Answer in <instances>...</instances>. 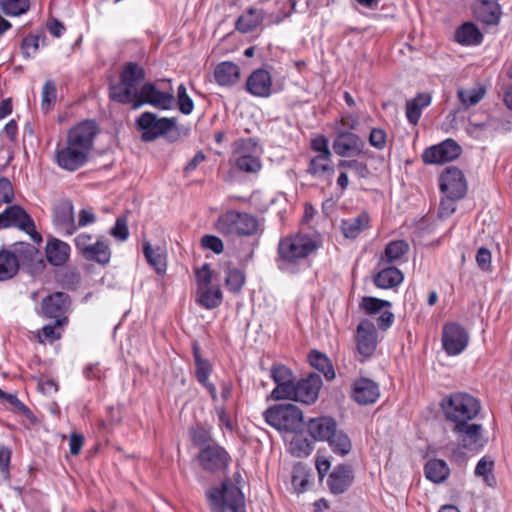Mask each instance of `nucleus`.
<instances>
[{
  "instance_id": "obj_1",
  "label": "nucleus",
  "mask_w": 512,
  "mask_h": 512,
  "mask_svg": "<svg viewBox=\"0 0 512 512\" xmlns=\"http://www.w3.org/2000/svg\"><path fill=\"white\" fill-rule=\"evenodd\" d=\"M243 477L240 472L233 473L219 485L212 486L205 492L211 512H246L245 497L241 489Z\"/></svg>"
},
{
  "instance_id": "obj_2",
  "label": "nucleus",
  "mask_w": 512,
  "mask_h": 512,
  "mask_svg": "<svg viewBox=\"0 0 512 512\" xmlns=\"http://www.w3.org/2000/svg\"><path fill=\"white\" fill-rule=\"evenodd\" d=\"M308 434L315 441H326L330 449L337 455L345 456L352 450L349 436L337 429V422L329 416L309 419L307 423Z\"/></svg>"
},
{
  "instance_id": "obj_3",
  "label": "nucleus",
  "mask_w": 512,
  "mask_h": 512,
  "mask_svg": "<svg viewBox=\"0 0 512 512\" xmlns=\"http://www.w3.org/2000/svg\"><path fill=\"white\" fill-rule=\"evenodd\" d=\"M441 407L445 418L454 425L461 421L473 420L480 412L481 405L477 398L468 393L456 392L446 397Z\"/></svg>"
},
{
  "instance_id": "obj_4",
  "label": "nucleus",
  "mask_w": 512,
  "mask_h": 512,
  "mask_svg": "<svg viewBox=\"0 0 512 512\" xmlns=\"http://www.w3.org/2000/svg\"><path fill=\"white\" fill-rule=\"evenodd\" d=\"M265 421L279 431L300 433L304 429L303 412L294 404H276L263 412Z\"/></svg>"
},
{
  "instance_id": "obj_5",
  "label": "nucleus",
  "mask_w": 512,
  "mask_h": 512,
  "mask_svg": "<svg viewBox=\"0 0 512 512\" xmlns=\"http://www.w3.org/2000/svg\"><path fill=\"white\" fill-rule=\"evenodd\" d=\"M316 248L315 241L303 234L282 238L277 249L279 268L284 270L287 265L296 264L308 257Z\"/></svg>"
},
{
  "instance_id": "obj_6",
  "label": "nucleus",
  "mask_w": 512,
  "mask_h": 512,
  "mask_svg": "<svg viewBox=\"0 0 512 512\" xmlns=\"http://www.w3.org/2000/svg\"><path fill=\"white\" fill-rule=\"evenodd\" d=\"M165 83L170 84V80L162 79L155 83L147 82L136 92V100L133 103V109H139L145 104H149L161 110H169L174 106L175 96L172 88L168 91L161 90Z\"/></svg>"
},
{
  "instance_id": "obj_7",
  "label": "nucleus",
  "mask_w": 512,
  "mask_h": 512,
  "mask_svg": "<svg viewBox=\"0 0 512 512\" xmlns=\"http://www.w3.org/2000/svg\"><path fill=\"white\" fill-rule=\"evenodd\" d=\"M216 228L227 236H252L258 231L259 222L248 213L227 211L218 218Z\"/></svg>"
},
{
  "instance_id": "obj_8",
  "label": "nucleus",
  "mask_w": 512,
  "mask_h": 512,
  "mask_svg": "<svg viewBox=\"0 0 512 512\" xmlns=\"http://www.w3.org/2000/svg\"><path fill=\"white\" fill-rule=\"evenodd\" d=\"M10 227L19 228L29 234L37 245L42 242V236L37 232L33 219L19 205L9 206L0 213V230Z\"/></svg>"
},
{
  "instance_id": "obj_9",
  "label": "nucleus",
  "mask_w": 512,
  "mask_h": 512,
  "mask_svg": "<svg viewBox=\"0 0 512 512\" xmlns=\"http://www.w3.org/2000/svg\"><path fill=\"white\" fill-rule=\"evenodd\" d=\"M176 118H159L155 113L144 112L137 119L136 125L141 132V139L151 142L166 135L176 127Z\"/></svg>"
},
{
  "instance_id": "obj_10",
  "label": "nucleus",
  "mask_w": 512,
  "mask_h": 512,
  "mask_svg": "<svg viewBox=\"0 0 512 512\" xmlns=\"http://www.w3.org/2000/svg\"><path fill=\"white\" fill-rule=\"evenodd\" d=\"M99 131V127L94 120L82 121L68 131L67 142L89 155Z\"/></svg>"
},
{
  "instance_id": "obj_11",
  "label": "nucleus",
  "mask_w": 512,
  "mask_h": 512,
  "mask_svg": "<svg viewBox=\"0 0 512 512\" xmlns=\"http://www.w3.org/2000/svg\"><path fill=\"white\" fill-rule=\"evenodd\" d=\"M439 187L445 197L452 200L462 199L467 192V183L463 172L457 167H447L439 178Z\"/></svg>"
},
{
  "instance_id": "obj_12",
  "label": "nucleus",
  "mask_w": 512,
  "mask_h": 512,
  "mask_svg": "<svg viewBox=\"0 0 512 512\" xmlns=\"http://www.w3.org/2000/svg\"><path fill=\"white\" fill-rule=\"evenodd\" d=\"M322 379L319 374L311 373L307 378L300 379L291 388V393L286 399L312 404L318 399Z\"/></svg>"
},
{
  "instance_id": "obj_13",
  "label": "nucleus",
  "mask_w": 512,
  "mask_h": 512,
  "mask_svg": "<svg viewBox=\"0 0 512 512\" xmlns=\"http://www.w3.org/2000/svg\"><path fill=\"white\" fill-rule=\"evenodd\" d=\"M469 342V334L465 328L458 323H447L442 330V345L445 352L450 356L462 353Z\"/></svg>"
},
{
  "instance_id": "obj_14",
  "label": "nucleus",
  "mask_w": 512,
  "mask_h": 512,
  "mask_svg": "<svg viewBox=\"0 0 512 512\" xmlns=\"http://www.w3.org/2000/svg\"><path fill=\"white\" fill-rule=\"evenodd\" d=\"M452 431L457 435L462 447L470 451H479L486 443L482 435L481 424L461 421L453 426Z\"/></svg>"
},
{
  "instance_id": "obj_15",
  "label": "nucleus",
  "mask_w": 512,
  "mask_h": 512,
  "mask_svg": "<svg viewBox=\"0 0 512 512\" xmlns=\"http://www.w3.org/2000/svg\"><path fill=\"white\" fill-rule=\"evenodd\" d=\"M198 460L205 471L215 473L227 468L230 456L223 447L212 444L201 449Z\"/></svg>"
},
{
  "instance_id": "obj_16",
  "label": "nucleus",
  "mask_w": 512,
  "mask_h": 512,
  "mask_svg": "<svg viewBox=\"0 0 512 512\" xmlns=\"http://www.w3.org/2000/svg\"><path fill=\"white\" fill-rule=\"evenodd\" d=\"M461 152V146L456 141L446 139L438 145L427 148L422 158L427 164L445 163L458 158Z\"/></svg>"
},
{
  "instance_id": "obj_17",
  "label": "nucleus",
  "mask_w": 512,
  "mask_h": 512,
  "mask_svg": "<svg viewBox=\"0 0 512 512\" xmlns=\"http://www.w3.org/2000/svg\"><path fill=\"white\" fill-rule=\"evenodd\" d=\"M377 331L375 324L368 319H363L357 326L356 348L365 358L372 356L377 347Z\"/></svg>"
},
{
  "instance_id": "obj_18",
  "label": "nucleus",
  "mask_w": 512,
  "mask_h": 512,
  "mask_svg": "<svg viewBox=\"0 0 512 512\" xmlns=\"http://www.w3.org/2000/svg\"><path fill=\"white\" fill-rule=\"evenodd\" d=\"M364 148L365 142L352 132L339 131L333 141L334 152L341 157L361 154L368 155Z\"/></svg>"
},
{
  "instance_id": "obj_19",
  "label": "nucleus",
  "mask_w": 512,
  "mask_h": 512,
  "mask_svg": "<svg viewBox=\"0 0 512 512\" xmlns=\"http://www.w3.org/2000/svg\"><path fill=\"white\" fill-rule=\"evenodd\" d=\"M70 305L69 296L63 292H55L43 299L42 311L48 318H54L56 325H64L67 317L64 316Z\"/></svg>"
},
{
  "instance_id": "obj_20",
  "label": "nucleus",
  "mask_w": 512,
  "mask_h": 512,
  "mask_svg": "<svg viewBox=\"0 0 512 512\" xmlns=\"http://www.w3.org/2000/svg\"><path fill=\"white\" fill-rule=\"evenodd\" d=\"M271 378L276 387L271 392V398L274 400H283L291 393L294 385L292 371L282 364H275L271 368Z\"/></svg>"
},
{
  "instance_id": "obj_21",
  "label": "nucleus",
  "mask_w": 512,
  "mask_h": 512,
  "mask_svg": "<svg viewBox=\"0 0 512 512\" xmlns=\"http://www.w3.org/2000/svg\"><path fill=\"white\" fill-rule=\"evenodd\" d=\"M256 148V142L252 139L241 140L237 146L239 156L235 160V166L245 173H257L261 167V161L250 152Z\"/></svg>"
},
{
  "instance_id": "obj_22",
  "label": "nucleus",
  "mask_w": 512,
  "mask_h": 512,
  "mask_svg": "<svg viewBox=\"0 0 512 512\" xmlns=\"http://www.w3.org/2000/svg\"><path fill=\"white\" fill-rule=\"evenodd\" d=\"M53 223L56 227L64 230L67 235H72L77 230L71 201L60 199L55 203L53 207Z\"/></svg>"
},
{
  "instance_id": "obj_23",
  "label": "nucleus",
  "mask_w": 512,
  "mask_h": 512,
  "mask_svg": "<svg viewBox=\"0 0 512 512\" xmlns=\"http://www.w3.org/2000/svg\"><path fill=\"white\" fill-rule=\"evenodd\" d=\"M354 481V472L351 465L339 464L330 473L327 479V486L335 495L346 492Z\"/></svg>"
},
{
  "instance_id": "obj_24",
  "label": "nucleus",
  "mask_w": 512,
  "mask_h": 512,
  "mask_svg": "<svg viewBox=\"0 0 512 512\" xmlns=\"http://www.w3.org/2000/svg\"><path fill=\"white\" fill-rule=\"evenodd\" d=\"M88 156L82 150L69 145L68 142H66L65 147L59 148L56 151L57 164L68 171H75L81 168L87 162Z\"/></svg>"
},
{
  "instance_id": "obj_25",
  "label": "nucleus",
  "mask_w": 512,
  "mask_h": 512,
  "mask_svg": "<svg viewBox=\"0 0 512 512\" xmlns=\"http://www.w3.org/2000/svg\"><path fill=\"white\" fill-rule=\"evenodd\" d=\"M380 396L379 386L369 378H360L352 385V398L360 405H369Z\"/></svg>"
},
{
  "instance_id": "obj_26",
  "label": "nucleus",
  "mask_w": 512,
  "mask_h": 512,
  "mask_svg": "<svg viewBox=\"0 0 512 512\" xmlns=\"http://www.w3.org/2000/svg\"><path fill=\"white\" fill-rule=\"evenodd\" d=\"M246 90L256 97L267 98L272 94V77L265 69H256L246 81Z\"/></svg>"
},
{
  "instance_id": "obj_27",
  "label": "nucleus",
  "mask_w": 512,
  "mask_h": 512,
  "mask_svg": "<svg viewBox=\"0 0 512 512\" xmlns=\"http://www.w3.org/2000/svg\"><path fill=\"white\" fill-rule=\"evenodd\" d=\"M46 258L53 266L63 265L69 258L70 246L59 239H49L46 244Z\"/></svg>"
},
{
  "instance_id": "obj_28",
  "label": "nucleus",
  "mask_w": 512,
  "mask_h": 512,
  "mask_svg": "<svg viewBox=\"0 0 512 512\" xmlns=\"http://www.w3.org/2000/svg\"><path fill=\"white\" fill-rule=\"evenodd\" d=\"M475 15L482 23L487 25H496L501 17V8L495 1L482 0L475 7Z\"/></svg>"
},
{
  "instance_id": "obj_29",
  "label": "nucleus",
  "mask_w": 512,
  "mask_h": 512,
  "mask_svg": "<svg viewBox=\"0 0 512 512\" xmlns=\"http://www.w3.org/2000/svg\"><path fill=\"white\" fill-rule=\"evenodd\" d=\"M216 82L221 86L234 85L240 78V69L233 62H222L214 70Z\"/></svg>"
},
{
  "instance_id": "obj_30",
  "label": "nucleus",
  "mask_w": 512,
  "mask_h": 512,
  "mask_svg": "<svg viewBox=\"0 0 512 512\" xmlns=\"http://www.w3.org/2000/svg\"><path fill=\"white\" fill-rule=\"evenodd\" d=\"M402 272L394 267H384L374 276V284L378 288L390 289L398 286L403 281Z\"/></svg>"
},
{
  "instance_id": "obj_31",
  "label": "nucleus",
  "mask_w": 512,
  "mask_h": 512,
  "mask_svg": "<svg viewBox=\"0 0 512 512\" xmlns=\"http://www.w3.org/2000/svg\"><path fill=\"white\" fill-rule=\"evenodd\" d=\"M222 291L218 285L196 291V302L205 309H215L222 303Z\"/></svg>"
},
{
  "instance_id": "obj_32",
  "label": "nucleus",
  "mask_w": 512,
  "mask_h": 512,
  "mask_svg": "<svg viewBox=\"0 0 512 512\" xmlns=\"http://www.w3.org/2000/svg\"><path fill=\"white\" fill-rule=\"evenodd\" d=\"M431 96L427 93H419L415 98L406 102V117L410 124L417 125L422 114V109L429 106Z\"/></svg>"
},
{
  "instance_id": "obj_33",
  "label": "nucleus",
  "mask_w": 512,
  "mask_h": 512,
  "mask_svg": "<svg viewBox=\"0 0 512 512\" xmlns=\"http://www.w3.org/2000/svg\"><path fill=\"white\" fill-rule=\"evenodd\" d=\"M455 40L462 45H478L483 40V35L475 24L466 22L457 28Z\"/></svg>"
},
{
  "instance_id": "obj_34",
  "label": "nucleus",
  "mask_w": 512,
  "mask_h": 512,
  "mask_svg": "<svg viewBox=\"0 0 512 512\" xmlns=\"http://www.w3.org/2000/svg\"><path fill=\"white\" fill-rule=\"evenodd\" d=\"M409 244L404 240H394L389 242L380 259V264L399 262L409 252Z\"/></svg>"
},
{
  "instance_id": "obj_35",
  "label": "nucleus",
  "mask_w": 512,
  "mask_h": 512,
  "mask_svg": "<svg viewBox=\"0 0 512 512\" xmlns=\"http://www.w3.org/2000/svg\"><path fill=\"white\" fill-rule=\"evenodd\" d=\"M263 21L261 9L249 8L236 21V29L241 33H250L255 30Z\"/></svg>"
},
{
  "instance_id": "obj_36",
  "label": "nucleus",
  "mask_w": 512,
  "mask_h": 512,
  "mask_svg": "<svg viewBox=\"0 0 512 512\" xmlns=\"http://www.w3.org/2000/svg\"><path fill=\"white\" fill-rule=\"evenodd\" d=\"M369 225V216L361 213L358 216L342 220L341 230L346 238L355 239Z\"/></svg>"
},
{
  "instance_id": "obj_37",
  "label": "nucleus",
  "mask_w": 512,
  "mask_h": 512,
  "mask_svg": "<svg viewBox=\"0 0 512 512\" xmlns=\"http://www.w3.org/2000/svg\"><path fill=\"white\" fill-rule=\"evenodd\" d=\"M19 270L18 257L5 249L0 250V281L13 278Z\"/></svg>"
},
{
  "instance_id": "obj_38",
  "label": "nucleus",
  "mask_w": 512,
  "mask_h": 512,
  "mask_svg": "<svg viewBox=\"0 0 512 512\" xmlns=\"http://www.w3.org/2000/svg\"><path fill=\"white\" fill-rule=\"evenodd\" d=\"M86 260L94 261L100 265H107L111 258V249L106 241L99 238L83 256Z\"/></svg>"
},
{
  "instance_id": "obj_39",
  "label": "nucleus",
  "mask_w": 512,
  "mask_h": 512,
  "mask_svg": "<svg viewBox=\"0 0 512 512\" xmlns=\"http://www.w3.org/2000/svg\"><path fill=\"white\" fill-rule=\"evenodd\" d=\"M146 77V72L142 66L134 62H128L123 66L120 74V80L125 82L132 89L137 90V85Z\"/></svg>"
},
{
  "instance_id": "obj_40",
  "label": "nucleus",
  "mask_w": 512,
  "mask_h": 512,
  "mask_svg": "<svg viewBox=\"0 0 512 512\" xmlns=\"http://www.w3.org/2000/svg\"><path fill=\"white\" fill-rule=\"evenodd\" d=\"M425 476L434 483H441L449 476L450 470L445 461L440 459L429 460L424 467Z\"/></svg>"
},
{
  "instance_id": "obj_41",
  "label": "nucleus",
  "mask_w": 512,
  "mask_h": 512,
  "mask_svg": "<svg viewBox=\"0 0 512 512\" xmlns=\"http://www.w3.org/2000/svg\"><path fill=\"white\" fill-rule=\"evenodd\" d=\"M136 92L138 90L132 89L125 82L120 80L117 84H112L109 87V96L113 101L121 104H132L136 100Z\"/></svg>"
},
{
  "instance_id": "obj_42",
  "label": "nucleus",
  "mask_w": 512,
  "mask_h": 512,
  "mask_svg": "<svg viewBox=\"0 0 512 512\" xmlns=\"http://www.w3.org/2000/svg\"><path fill=\"white\" fill-rule=\"evenodd\" d=\"M331 155H316L313 157L307 168V172L313 176L323 177L328 175L331 177L334 173V169L331 166Z\"/></svg>"
},
{
  "instance_id": "obj_43",
  "label": "nucleus",
  "mask_w": 512,
  "mask_h": 512,
  "mask_svg": "<svg viewBox=\"0 0 512 512\" xmlns=\"http://www.w3.org/2000/svg\"><path fill=\"white\" fill-rule=\"evenodd\" d=\"M486 89L482 85L470 89L460 88L457 91V96L464 108H469L478 104L485 96Z\"/></svg>"
},
{
  "instance_id": "obj_44",
  "label": "nucleus",
  "mask_w": 512,
  "mask_h": 512,
  "mask_svg": "<svg viewBox=\"0 0 512 512\" xmlns=\"http://www.w3.org/2000/svg\"><path fill=\"white\" fill-rule=\"evenodd\" d=\"M143 253L147 262L156 270L158 274L166 271V260L160 249H153L149 242L143 244Z\"/></svg>"
},
{
  "instance_id": "obj_45",
  "label": "nucleus",
  "mask_w": 512,
  "mask_h": 512,
  "mask_svg": "<svg viewBox=\"0 0 512 512\" xmlns=\"http://www.w3.org/2000/svg\"><path fill=\"white\" fill-rule=\"evenodd\" d=\"M310 364L322 372L328 380L335 377V372L329 359L318 351H312L309 355Z\"/></svg>"
},
{
  "instance_id": "obj_46",
  "label": "nucleus",
  "mask_w": 512,
  "mask_h": 512,
  "mask_svg": "<svg viewBox=\"0 0 512 512\" xmlns=\"http://www.w3.org/2000/svg\"><path fill=\"white\" fill-rule=\"evenodd\" d=\"M391 302L376 297L366 296L360 302V308L370 316L380 313L385 308H391Z\"/></svg>"
},
{
  "instance_id": "obj_47",
  "label": "nucleus",
  "mask_w": 512,
  "mask_h": 512,
  "mask_svg": "<svg viewBox=\"0 0 512 512\" xmlns=\"http://www.w3.org/2000/svg\"><path fill=\"white\" fill-rule=\"evenodd\" d=\"M310 473L309 470L301 463L294 466L292 471V485L298 493L306 490L309 484Z\"/></svg>"
},
{
  "instance_id": "obj_48",
  "label": "nucleus",
  "mask_w": 512,
  "mask_h": 512,
  "mask_svg": "<svg viewBox=\"0 0 512 512\" xmlns=\"http://www.w3.org/2000/svg\"><path fill=\"white\" fill-rule=\"evenodd\" d=\"M245 283L244 272L238 268L229 269L225 277V285L232 293H239Z\"/></svg>"
},
{
  "instance_id": "obj_49",
  "label": "nucleus",
  "mask_w": 512,
  "mask_h": 512,
  "mask_svg": "<svg viewBox=\"0 0 512 512\" xmlns=\"http://www.w3.org/2000/svg\"><path fill=\"white\" fill-rule=\"evenodd\" d=\"M338 167L353 171L359 178L366 179L370 176V170L367 164L359 159L340 160Z\"/></svg>"
},
{
  "instance_id": "obj_50",
  "label": "nucleus",
  "mask_w": 512,
  "mask_h": 512,
  "mask_svg": "<svg viewBox=\"0 0 512 512\" xmlns=\"http://www.w3.org/2000/svg\"><path fill=\"white\" fill-rule=\"evenodd\" d=\"M29 0H3L1 8L8 16H18L29 9Z\"/></svg>"
},
{
  "instance_id": "obj_51",
  "label": "nucleus",
  "mask_w": 512,
  "mask_h": 512,
  "mask_svg": "<svg viewBox=\"0 0 512 512\" xmlns=\"http://www.w3.org/2000/svg\"><path fill=\"white\" fill-rule=\"evenodd\" d=\"M494 462L487 460L485 457L481 458L476 465L475 475L484 478L487 485L493 486L495 484V477L492 474Z\"/></svg>"
},
{
  "instance_id": "obj_52",
  "label": "nucleus",
  "mask_w": 512,
  "mask_h": 512,
  "mask_svg": "<svg viewBox=\"0 0 512 512\" xmlns=\"http://www.w3.org/2000/svg\"><path fill=\"white\" fill-rule=\"evenodd\" d=\"M190 437L197 446H203L211 441V429L202 424H196L190 429Z\"/></svg>"
},
{
  "instance_id": "obj_53",
  "label": "nucleus",
  "mask_w": 512,
  "mask_h": 512,
  "mask_svg": "<svg viewBox=\"0 0 512 512\" xmlns=\"http://www.w3.org/2000/svg\"><path fill=\"white\" fill-rule=\"evenodd\" d=\"M20 261H33L38 249L35 245L25 242H19L14 244L13 252Z\"/></svg>"
},
{
  "instance_id": "obj_54",
  "label": "nucleus",
  "mask_w": 512,
  "mask_h": 512,
  "mask_svg": "<svg viewBox=\"0 0 512 512\" xmlns=\"http://www.w3.org/2000/svg\"><path fill=\"white\" fill-rule=\"evenodd\" d=\"M177 104L180 112L184 115L191 114L194 109L193 100L188 95L184 84H180L177 88Z\"/></svg>"
},
{
  "instance_id": "obj_55",
  "label": "nucleus",
  "mask_w": 512,
  "mask_h": 512,
  "mask_svg": "<svg viewBox=\"0 0 512 512\" xmlns=\"http://www.w3.org/2000/svg\"><path fill=\"white\" fill-rule=\"evenodd\" d=\"M56 92L55 83L52 80H47L43 86L41 100V108L44 112H48L50 110L51 104L56 99Z\"/></svg>"
},
{
  "instance_id": "obj_56",
  "label": "nucleus",
  "mask_w": 512,
  "mask_h": 512,
  "mask_svg": "<svg viewBox=\"0 0 512 512\" xmlns=\"http://www.w3.org/2000/svg\"><path fill=\"white\" fill-rule=\"evenodd\" d=\"M128 219H127V216L125 215H121V216H118L116 218V222H115V225L114 227L111 228L110 230V234L120 240V241H124L128 238L129 236V231H128Z\"/></svg>"
},
{
  "instance_id": "obj_57",
  "label": "nucleus",
  "mask_w": 512,
  "mask_h": 512,
  "mask_svg": "<svg viewBox=\"0 0 512 512\" xmlns=\"http://www.w3.org/2000/svg\"><path fill=\"white\" fill-rule=\"evenodd\" d=\"M195 276L197 281V290L212 286V271L210 269V264L205 263L201 268L195 269Z\"/></svg>"
},
{
  "instance_id": "obj_58",
  "label": "nucleus",
  "mask_w": 512,
  "mask_h": 512,
  "mask_svg": "<svg viewBox=\"0 0 512 512\" xmlns=\"http://www.w3.org/2000/svg\"><path fill=\"white\" fill-rule=\"evenodd\" d=\"M61 325H56V321L53 325H45L40 331L37 332V338L40 343H44L45 341L53 342L58 340L61 337L60 332L56 331L57 327Z\"/></svg>"
},
{
  "instance_id": "obj_59",
  "label": "nucleus",
  "mask_w": 512,
  "mask_h": 512,
  "mask_svg": "<svg viewBox=\"0 0 512 512\" xmlns=\"http://www.w3.org/2000/svg\"><path fill=\"white\" fill-rule=\"evenodd\" d=\"M0 398L8 402L10 405H12L19 413L25 415L26 417H30L32 415L31 410L22 403L16 395L6 393L2 390H0Z\"/></svg>"
},
{
  "instance_id": "obj_60",
  "label": "nucleus",
  "mask_w": 512,
  "mask_h": 512,
  "mask_svg": "<svg viewBox=\"0 0 512 512\" xmlns=\"http://www.w3.org/2000/svg\"><path fill=\"white\" fill-rule=\"evenodd\" d=\"M369 143L378 150H382L386 146L387 134L380 128H373L369 134Z\"/></svg>"
},
{
  "instance_id": "obj_61",
  "label": "nucleus",
  "mask_w": 512,
  "mask_h": 512,
  "mask_svg": "<svg viewBox=\"0 0 512 512\" xmlns=\"http://www.w3.org/2000/svg\"><path fill=\"white\" fill-rule=\"evenodd\" d=\"M22 51L26 58H30L39 48V36L28 35L22 41Z\"/></svg>"
},
{
  "instance_id": "obj_62",
  "label": "nucleus",
  "mask_w": 512,
  "mask_h": 512,
  "mask_svg": "<svg viewBox=\"0 0 512 512\" xmlns=\"http://www.w3.org/2000/svg\"><path fill=\"white\" fill-rule=\"evenodd\" d=\"M476 262L478 267L484 272L491 271V252L485 248L480 247L476 253Z\"/></svg>"
},
{
  "instance_id": "obj_63",
  "label": "nucleus",
  "mask_w": 512,
  "mask_h": 512,
  "mask_svg": "<svg viewBox=\"0 0 512 512\" xmlns=\"http://www.w3.org/2000/svg\"><path fill=\"white\" fill-rule=\"evenodd\" d=\"M202 246L206 249L213 251L216 254H220L224 250L222 240L214 235H205L201 240Z\"/></svg>"
},
{
  "instance_id": "obj_64",
  "label": "nucleus",
  "mask_w": 512,
  "mask_h": 512,
  "mask_svg": "<svg viewBox=\"0 0 512 512\" xmlns=\"http://www.w3.org/2000/svg\"><path fill=\"white\" fill-rule=\"evenodd\" d=\"M14 199V191L11 182L5 178H0V203H11Z\"/></svg>"
}]
</instances>
